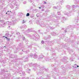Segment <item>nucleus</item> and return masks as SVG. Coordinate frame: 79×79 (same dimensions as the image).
<instances>
[{"label": "nucleus", "instance_id": "f257e3e1", "mask_svg": "<svg viewBox=\"0 0 79 79\" xmlns=\"http://www.w3.org/2000/svg\"><path fill=\"white\" fill-rule=\"evenodd\" d=\"M43 58H44V60H46V61H51V60L49 59V58H46L44 56L42 55H41L40 56H39V58L38 59L39 60H43Z\"/></svg>", "mask_w": 79, "mask_h": 79}, {"label": "nucleus", "instance_id": "f03ea898", "mask_svg": "<svg viewBox=\"0 0 79 79\" xmlns=\"http://www.w3.org/2000/svg\"><path fill=\"white\" fill-rule=\"evenodd\" d=\"M43 22H42V21L40 20H37V21L36 22V23L37 24L40 25L42 27H45V25L44 23H43Z\"/></svg>", "mask_w": 79, "mask_h": 79}, {"label": "nucleus", "instance_id": "7ed1b4c3", "mask_svg": "<svg viewBox=\"0 0 79 79\" xmlns=\"http://www.w3.org/2000/svg\"><path fill=\"white\" fill-rule=\"evenodd\" d=\"M34 36H31V39H33L35 40L36 41H38L40 38V37L39 36V35H37V34H34Z\"/></svg>", "mask_w": 79, "mask_h": 79}, {"label": "nucleus", "instance_id": "20e7f679", "mask_svg": "<svg viewBox=\"0 0 79 79\" xmlns=\"http://www.w3.org/2000/svg\"><path fill=\"white\" fill-rule=\"evenodd\" d=\"M56 18L57 20L56 21L55 19H52V22H53V23L55 22L56 23V26H58V25L59 24V21H58V19H60V17H57Z\"/></svg>", "mask_w": 79, "mask_h": 79}, {"label": "nucleus", "instance_id": "39448f33", "mask_svg": "<svg viewBox=\"0 0 79 79\" xmlns=\"http://www.w3.org/2000/svg\"><path fill=\"white\" fill-rule=\"evenodd\" d=\"M17 19H16V18H13L12 19V21L10 22L9 24L10 25H14L15 23L17 22Z\"/></svg>", "mask_w": 79, "mask_h": 79}, {"label": "nucleus", "instance_id": "423d86ee", "mask_svg": "<svg viewBox=\"0 0 79 79\" xmlns=\"http://www.w3.org/2000/svg\"><path fill=\"white\" fill-rule=\"evenodd\" d=\"M71 27V26H69L68 27H66L65 29L64 28H63L62 29V30H64V32H68L69 31V28Z\"/></svg>", "mask_w": 79, "mask_h": 79}, {"label": "nucleus", "instance_id": "0eeeda50", "mask_svg": "<svg viewBox=\"0 0 79 79\" xmlns=\"http://www.w3.org/2000/svg\"><path fill=\"white\" fill-rule=\"evenodd\" d=\"M40 72H39V73H40V74H43L44 72V70H45V68L44 67H43L42 68L41 67H40Z\"/></svg>", "mask_w": 79, "mask_h": 79}, {"label": "nucleus", "instance_id": "6e6552de", "mask_svg": "<svg viewBox=\"0 0 79 79\" xmlns=\"http://www.w3.org/2000/svg\"><path fill=\"white\" fill-rule=\"evenodd\" d=\"M71 11H69V12H64V14L65 15H67V16H71Z\"/></svg>", "mask_w": 79, "mask_h": 79}, {"label": "nucleus", "instance_id": "1a4fd4ad", "mask_svg": "<svg viewBox=\"0 0 79 79\" xmlns=\"http://www.w3.org/2000/svg\"><path fill=\"white\" fill-rule=\"evenodd\" d=\"M77 8V6H75L74 5H73L72 7V11H73V12H75V11H76V8Z\"/></svg>", "mask_w": 79, "mask_h": 79}, {"label": "nucleus", "instance_id": "9d476101", "mask_svg": "<svg viewBox=\"0 0 79 79\" xmlns=\"http://www.w3.org/2000/svg\"><path fill=\"white\" fill-rule=\"evenodd\" d=\"M46 78H42V77H37L36 79H50V77H49V75H47Z\"/></svg>", "mask_w": 79, "mask_h": 79}, {"label": "nucleus", "instance_id": "9b49d317", "mask_svg": "<svg viewBox=\"0 0 79 79\" xmlns=\"http://www.w3.org/2000/svg\"><path fill=\"white\" fill-rule=\"evenodd\" d=\"M32 30L31 29H29L27 30L26 31H24V32H26V33H27V32H32Z\"/></svg>", "mask_w": 79, "mask_h": 79}, {"label": "nucleus", "instance_id": "f8f14e48", "mask_svg": "<svg viewBox=\"0 0 79 79\" xmlns=\"http://www.w3.org/2000/svg\"><path fill=\"white\" fill-rule=\"evenodd\" d=\"M66 19L65 17H62V18L61 22H62V23H64V21H65Z\"/></svg>", "mask_w": 79, "mask_h": 79}, {"label": "nucleus", "instance_id": "ddd939ff", "mask_svg": "<svg viewBox=\"0 0 79 79\" xmlns=\"http://www.w3.org/2000/svg\"><path fill=\"white\" fill-rule=\"evenodd\" d=\"M54 54H53L52 56V60H55V59H56V57L55 56H54Z\"/></svg>", "mask_w": 79, "mask_h": 79}, {"label": "nucleus", "instance_id": "4468645a", "mask_svg": "<svg viewBox=\"0 0 79 79\" xmlns=\"http://www.w3.org/2000/svg\"><path fill=\"white\" fill-rule=\"evenodd\" d=\"M30 66H37V64H33L32 63H31L30 64Z\"/></svg>", "mask_w": 79, "mask_h": 79}, {"label": "nucleus", "instance_id": "2eb2a0df", "mask_svg": "<svg viewBox=\"0 0 79 79\" xmlns=\"http://www.w3.org/2000/svg\"><path fill=\"white\" fill-rule=\"evenodd\" d=\"M14 4L17 6V7H16V8H19V7H18L19 5L17 4V2H15L14 3Z\"/></svg>", "mask_w": 79, "mask_h": 79}, {"label": "nucleus", "instance_id": "dca6fc26", "mask_svg": "<svg viewBox=\"0 0 79 79\" xmlns=\"http://www.w3.org/2000/svg\"><path fill=\"white\" fill-rule=\"evenodd\" d=\"M51 35H52V36H55L56 35V33H55V32H52L51 33Z\"/></svg>", "mask_w": 79, "mask_h": 79}, {"label": "nucleus", "instance_id": "f3484780", "mask_svg": "<svg viewBox=\"0 0 79 79\" xmlns=\"http://www.w3.org/2000/svg\"><path fill=\"white\" fill-rule=\"evenodd\" d=\"M65 7L67 8V9H68V10H70V9L71 8V6L69 5L66 6Z\"/></svg>", "mask_w": 79, "mask_h": 79}, {"label": "nucleus", "instance_id": "a211bd4d", "mask_svg": "<svg viewBox=\"0 0 79 79\" xmlns=\"http://www.w3.org/2000/svg\"><path fill=\"white\" fill-rule=\"evenodd\" d=\"M38 57V56L36 54H34V58H37Z\"/></svg>", "mask_w": 79, "mask_h": 79}, {"label": "nucleus", "instance_id": "6ab92c4d", "mask_svg": "<svg viewBox=\"0 0 79 79\" xmlns=\"http://www.w3.org/2000/svg\"><path fill=\"white\" fill-rule=\"evenodd\" d=\"M33 11L34 13H37L38 11V10L37 9H35L33 10Z\"/></svg>", "mask_w": 79, "mask_h": 79}, {"label": "nucleus", "instance_id": "aec40b11", "mask_svg": "<svg viewBox=\"0 0 79 79\" xmlns=\"http://www.w3.org/2000/svg\"><path fill=\"white\" fill-rule=\"evenodd\" d=\"M23 27L24 29H26L27 27V26L26 25H24L23 26Z\"/></svg>", "mask_w": 79, "mask_h": 79}, {"label": "nucleus", "instance_id": "412c9836", "mask_svg": "<svg viewBox=\"0 0 79 79\" xmlns=\"http://www.w3.org/2000/svg\"><path fill=\"white\" fill-rule=\"evenodd\" d=\"M41 6L44 8H47V6H44V5H42Z\"/></svg>", "mask_w": 79, "mask_h": 79}, {"label": "nucleus", "instance_id": "4be33fe9", "mask_svg": "<svg viewBox=\"0 0 79 79\" xmlns=\"http://www.w3.org/2000/svg\"><path fill=\"white\" fill-rule=\"evenodd\" d=\"M49 27L50 28V29H51V30H53L54 29V27Z\"/></svg>", "mask_w": 79, "mask_h": 79}, {"label": "nucleus", "instance_id": "5701e85b", "mask_svg": "<svg viewBox=\"0 0 79 79\" xmlns=\"http://www.w3.org/2000/svg\"><path fill=\"white\" fill-rule=\"evenodd\" d=\"M26 20H23V22H22V23H23V24H24V23H26Z\"/></svg>", "mask_w": 79, "mask_h": 79}, {"label": "nucleus", "instance_id": "b1692460", "mask_svg": "<svg viewBox=\"0 0 79 79\" xmlns=\"http://www.w3.org/2000/svg\"><path fill=\"white\" fill-rule=\"evenodd\" d=\"M40 72V71H37V75H39V74H41V73H39V72Z\"/></svg>", "mask_w": 79, "mask_h": 79}, {"label": "nucleus", "instance_id": "393cba45", "mask_svg": "<svg viewBox=\"0 0 79 79\" xmlns=\"http://www.w3.org/2000/svg\"><path fill=\"white\" fill-rule=\"evenodd\" d=\"M6 37H9V36H10V34H8V33H7L6 34Z\"/></svg>", "mask_w": 79, "mask_h": 79}, {"label": "nucleus", "instance_id": "a878e982", "mask_svg": "<svg viewBox=\"0 0 79 79\" xmlns=\"http://www.w3.org/2000/svg\"><path fill=\"white\" fill-rule=\"evenodd\" d=\"M24 75H25V73L24 72L22 73V75H20V76H24Z\"/></svg>", "mask_w": 79, "mask_h": 79}, {"label": "nucleus", "instance_id": "bb28decb", "mask_svg": "<svg viewBox=\"0 0 79 79\" xmlns=\"http://www.w3.org/2000/svg\"><path fill=\"white\" fill-rule=\"evenodd\" d=\"M10 7L11 8L13 9L14 8V6H13V5H10Z\"/></svg>", "mask_w": 79, "mask_h": 79}, {"label": "nucleus", "instance_id": "cd10ccee", "mask_svg": "<svg viewBox=\"0 0 79 79\" xmlns=\"http://www.w3.org/2000/svg\"><path fill=\"white\" fill-rule=\"evenodd\" d=\"M56 4L57 5V8L58 7V6H59V5H60V3H59V2H57L56 3Z\"/></svg>", "mask_w": 79, "mask_h": 79}, {"label": "nucleus", "instance_id": "c85d7f7f", "mask_svg": "<svg viewBox=\"0 0 79 79\" xmlns=\"http://www.w3.org/2000/svg\"><path fill=\"white\" fill-rule=\"evenodd\" d=\"M25 43L26 44H27L28 43V40H26L25 41Z\"/></svg>", "mask_w": 79, "mask_h": 79}, {"label": "nucleus", "instance_id": "c756f323", "mask_svg": "<svg viewBox=\"0 0 79 79\" xmlns=\"http://www.w3.org/2000/svg\"><path fill=\"white\" fill-rule=\"evenodd\" d=\"M45 48V49L46 50H49V49L48 48V47H46Z\"/></svg>", "mask_w": 79, "mask_h": 79}, {"label": "nucleus", "instance_id": "7c9ffc66", "mask_svg": "<svg viewBox=\"0 0 79 79\" xmlns=\"http://www.w3.org/2000/svg\"><path fill=\"white\" fill-rule=\"evenodd\" d=\"M30 55L32 57V56H33L34 55V54L32 53H31V54H30Z\"/></svg>", "mask_w": 79, "mask_h": 79}, {"label": "nucleus", "instance_id": "2f4dec72", "mask_svg": "<svg viewBox=\"0 0 79 79\" xmlns=\"http://www.w3.org/2000/svg\"><path fill=\"white\" fill-rule=\"evenodd\" d=\"M16 35H20V33H19V32H18V33H16Z\"/></svg>", "mask_w": 79, "mask_h": 79}, {"label": "nucleus", "instance_id": "473e14b6", "mask_svg": "<svg viewBox=\"0 0 79 79\" xmlns=\"http://www.w3.org/2000/svg\"><path fill=\"white\" fill-rule=\"evenodd\" d=\"M46 43H47V44H49V42H50V41H47L46 42Z\"/></svg>", "mask_w": 79, "mask_h": 79}, {"label": "nucleus", "instance_id": "72a5a7b5", "mask_svg": "<svg viewBox=\"0 0 79 79\" xmlns=\"http://www.w3.org/2000/svg\"><path fill=\"white\" fill-rule=\"evenodd\" d=\"M29 16V13H27L26 15V16Z\"/></svg>", "mask_w": 79, "mask_h": 79}, {"label": "nucleus", "instance_id": "f704fd0d", "mask_svg": "<svg viewBox=\"0 0 79 79\" xmlns=\"http://www.w3.org/2000/svg\"><path fill=\"white\" fill-rule=\"evenodd\" d=\"M47 71H48V69H44V71H47Z\"/></svg>", "mask_w": 79, "mask_h": 79}, {"label": "nucleus", "instance_id": "c9c22d12", "mask_svg": "<svg viewBox=\"0 0 79 79\" xmlns=\"http://www.w3.org/2000/svg\"><path fill=\"white\" fill-rule=\"evenodd\" d=\"M58 13V15H60V11L59 12L58 11L57 12Z\"/></svg>", "mask_w": 79, "mask_h": 79}, {"label": "nucleus", "instance_id": "e433bc0d", "mask_svg": "<svg viewBox=\"0 0 79 79\" xmlns=\"http://www.w3.org/2000/svg\"><path fill=\"white\" fill-rule=\"evenodd\" d=\"M45 11H46V13H48V11H49V10H46Z\"/></svg>", "mask_w": 79, "mask_h": 79}, {"label": "nucleus", "instance_id": "4c0bfd02", "mask_svg": "<svg viewBox=\"0 0 79 79\" xmlns=\"http://www.w3.org/2000/svg\"><path fill=\"white\" fill-rule=\"evenodd\" d=\"M7 40L8 41H9V40H10V38H7Z\"/></svg>", "mask_w": 79, "mask_h": 79}, {"label": "nucleus", "instance_id": "58836bf2", "mask_svg": "<svg viewBox=\"0 0 79 79\" xmlns=\"http://www.w3.org/2000/svg\"><path fill=\"white\" fill-rule=\"evenodd\" d=\"M58 8V7H56V6H54V7H53L54 9H56V8Z\"/></svg>", "mask_w": 79, "mask_h": 79}, {"label": "nucleus", "instance_id": "ea45409f", "mask_svg": "<svg viewBox=\"0 0 79 79\" xmlns=\"http://www.w3.org/2000/svg\"><path fill=\"white\" fill-rule=\"evenodd\" d=\"M23 40H26V38H25V37H23Z\"/></svg>", "mask_w": 79, "mask_h": 79}, {"label": "nucleus", "instance_id": "a19ab883", "mask_svg": "<svg viewBox=\"0 0 79 79\" xmlns=\"http://www.w3.org/2000/svg\"><path fill=\"white\" fill-rule=\"evenodd\" d=\"M41 44H44V41H42L41 42Z\"/></svg>", "mask_w": 79, "mask_h": 79}, {"label": "nucleus", "instance_id": "79ce46f5", "mask_svg": "<svg viewBox=\"0 0 79 79\" xmlns=\"http://www.w3.org/2000/svg\"><path fill=\"white\" fill-rule=\"evenodd\" d=\"M44 39L45 40H47V37H45L44 38Z\"/></svg>", "mask_w": 79, "mask_h": 79}, {"label": "nucleus", "instance_id": "37998d69", "mask_svg": "<svg viewBox=\"0 0 79 79\" xmlns=\"http://www.w3.org/2000/svg\"><path fill=\"white\" fill-rule=\"evenodd\" d=\"M25 35H27V36H29V34H28L27 33L25 34Z\"/></svg>", "mask_w": 79, "mask_h": 79}, {"label": "nucleus", "instance_id": "c03bdc74", "mask_svg": "<svg viewBox=\"0 0 79 79\" xmlns=\"http://www.w3.org/2000/svg\"><path fill=\"white\" fill-rule=\"evenodd\" d=\"M23 3L24 4H26V2L25 1V2H23Z\"/></svg>", "mask_w": 79, "mask_h": 79}, {"label": "nucleus", "instance_id": "a18cd8bd", "mask_svg": "<svg viewBox=\"0 0 79 79\" xmlns=\"http://www.w3.org/2000/svg\"><path fill=\"white\" fill-rule=\"evenodd\" d=\"M44 4H46V3H47V2H45V1H44Z\"/></svg>", "mask_w": 79, "mask_h": 79}, {"label": "nucleus", "instance_id": "49530a36", "mask_svg": "<svg viewBox=\"0 0 79 79\" xmlns=\"http://www.w3.org/2000/svg\"><path fill=\"white\" fill-rule=\"evenodd\" d=\"M77 26L78 27V30H79V25H77Z\"/></svg>", "mask_w": 79, "mask_h": 79}, {"label": "nucleus", "instance_id": "de8ad7c7", "mask_svg": "<svg viewBox=\"0 0 79 79\" xmlns=\"http://www.w3.org/2000/svg\"><path fill=\"white\" fill-rule=\"evenodd\" d=\"M42 11H44V9H43L42 10H41Z\"/></svg>", "mask_w": 79, "mask_h": 79}, {"label": "nucleus", "instance_id": "09e8293b", "mask_svg": "<svg viewBox=\"0 0 79 79\" xmlns=\"http://www.w3.org/2000/svg\"><path fill=\"white\" fill-rule=\"evenodd\" d=\"M5 38H6V40H7L8 38V37H5Z\"/></svg>", "mask_w": 79, "mask_h": 79}, {"label": "nucleus", "instance_id": "8fccbe9b", "mask_svg": "<svg viewBox=\"0 0 79 79\" xmlns=\"http://www.w3.org/2000/svg\"><path fill=\"white\" fill-rule=\"evenodd\" d=\"M31 47H32V45H30L29 46V47L30 48H31Z\"/></svg>", "mask_w": 79, "mask_h": 79}, {"label": "nucleus", "instance_id": "3c124183", "mask_svg": "<svg viewBox=\"0 0 79 79\" xmlns=\"http://www.w3.org/2000/svg\"><path fill=\"white\" fill-rule=\"evenodd\" d=\"M62 61H64V59H63L62 60Z\"/></svg>", "mask_w": 79, "mask_h": 79}, {"label": "nucleus", "instance_id": "603ef678", "mask_svg": "<svg viewBox=\"0 0 79 79\" xmlns=\"http://www.w3.org/2000/svg\"><path fill=\"white\" fill-rule=\"evenodd\" d=\"M28 37H31V35H28Z\"/></svg>", "mask_w": 79, "mask_h": 79}, {"label": "nucleus", "instance_id": "864d4df0", "mask_svg": "<svg viewBox=\"0 0 79 79\" xmlns=\"http://www.w3.org/2000/svg\"><path fill=\"white\" fill-rule=\"evenodd\" d=\"M10 12L11 13H13L11 11H10Z\"/></svg>", "mask_w": 79, "mask_h": 79}, {"label": "nucleus", "instance_id": "5fc2aeb1", "mask_svg": "<svg viewBox=\"0 0 79 79\" xmlns=\"http://www.w3.org/2000/svg\"><path fill=\"white\" fill-rule=\"evenodd\" d=\"M20 27H21V28H22V27H23V26H21Z\"/></svg>", "mask_w": 79, "mask_h": 79}, {"label": "nucleus", "instance_id": "6e6d98bb", "mask_svg": "<svg viewBox=\"0 0 79 79\" xmlns=\"http://www.w3.org/2000/svg\"><path fill=\"white\" fill-rule=\"evenodd\" d=\"M20 79V77H18V79Z\"/></svg>", "mask_w": 79, "mask_h": 79}, {"label": "nucleus", "instance_id": "4d7b16f0", "mask_svg": "<svg viewBox=\"0 0 79 79\" xmlns=\"http://www.w3.org/2000/svg\"><path fill=\"white\" fill-rule=\"evenodd\" d=\"M39 8L40 9L41 8V7H39Z\"/></svg>", "mask_w": 79, "mask_h": 79}, {"label": "nucleus", "instance_id": "13d9d810", "mask_svg": "<svg viewBox=\"0 0 79 79\" xmlns=\"http://www.w3.org/2000/svg\"><path fill=\"white\" fill-rule=\"evenodd\" d=\"M77 67L78 68L79 67V65H77Z\"/></svg>", "mask_w": 79, "mask_h": 79}, {"label": "nucleus", "instance_id": "bf43d9fd", "mask_svg": "<svg viewBox=\"0 0 79 79\" xmlns=\"http://www.w3.org/2000/svg\"><path fill=\"white\" fill-rule=\"evenodd\" d=\"M20 37H23V36H21V35H20Z\"/></svg>", "mask_w": 79, "mask_h": 79}, {"label": "nucleus", "instance_id": "052dcab7", "mask_svg": "<svg viewBox=\"0 0 79 79\" xmlns=\"http://www.w3.org/2000/svg\"><path fill=\"white\" fill-rule=\"evenodd\" d=\"M28 71H31V69H28Z\"/></svg>", "mask_w": 79, "mask_h": 79}, {"label": "nucleus", "instance_id": "680f3d73", "mask_svg": "<svg viewBox=\"0 0 79 79\" xmlns=\"http://www.w3.org/2000/svg\"><path fill=\"white\" fill-rule=\"evenodd\" d=\"M0 36H2V35L1 34H0Z\"/></svg>", "mask_w": 79, "mask_h": 79}, {"label": "nucleus", "instance_id": "e2e57ef3", "mask_svg": "<svg viewBox=\"0 0 79 79\" xmlns=\"http://www.w3.org/2000/svg\"><path fill=\"white\" fill-rule=\"evenodd\" d=\"M29 77H27V79H28Z\"/></svg>", "mask_w": 79, "mask_h": 79}, {"label": "nucleus", "instance_id": "0e129e2a", "mask_svg": "<svg viewBox=\"0 0 79 79\" xmlns=\"http://www.w3.org/2000/svg\"><path fill=\"white\" fill-rule=\"evenodd\" d=\"M6 14H8V13H7V12H6Z\"/></svg>", "mask_w": 79, "mask_h": 79}, {"label": "nucleus", "instance_id": "69168bd1", "mask_svg": "<svg viewBox=\"0 0 79 79\" xmlns=\"http://www.w3.org/2000/svg\"><path fill=\"white\" fill-rule=\"evenodd\" d=\"M7 12H10V11H7Z\"/></svg>", "mask_w": 79, "mask_h": 79}, {"label": "nucleus", "instance_id": "338daca9", "mask_svg": "<svg viewBox=\"0 0 79 79\" xmlns=\"http://www.w3.org/2000/svg\"><path fill=\"white\" fill-rule=\"evenodd\" d=\"M14 36V37H15V36Z\"/></svg>", "mask_w": 79, "mask_h": 79}, {"label": "nucleus", "instance_id": "774afa93", "mask_svg": "<svg viewBox=\"0 0 79 79\" xmlns=\"http://www.w3.org/2000/svg\"><path fill=\"white\" fill-rule=\"evenodd\" d=\"M75 65H77V64H75Z\"/></svg>", "mask_w": 79, "mask_h": 79}]
</instances>
